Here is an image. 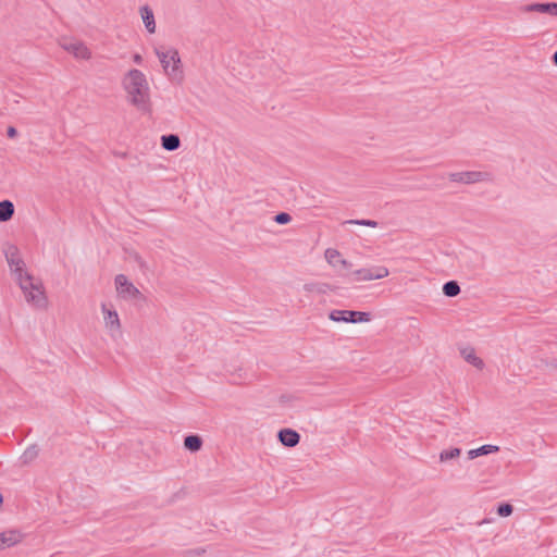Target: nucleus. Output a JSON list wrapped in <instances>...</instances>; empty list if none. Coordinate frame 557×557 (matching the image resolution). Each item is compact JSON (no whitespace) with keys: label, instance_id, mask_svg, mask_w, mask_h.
Returning a JSON list of instances; mask_svg holds the SVG:
<instances>
[{"label":"nucleus","instance_id":"nucleus-28","mask_svg":"<svg viewBox=\"0 0 557 557\" xmlns=\"http://www.w3.org/2000/svg\"><path fill=\"white\" fill-rule=\"evenodd\" d=\"M14 134H15V129H14V128H10V129H9V135H10V136H13Z\"/></svg>","mask_w":557,"mask_h":557},{"label":"nucleus","instance_id":"nucleus-17","mask_svg":"<svg viewBox=\"0 0 557 557\" xmlns=\"http://www.w3.org/2000/svg\"><path fill=\"white\" fill-rule=\"evenodd\" d=\"M181 140L177 135H164L161 137L163 149L173 151L180 147Z\"/></svg>","mask_w":557,"mask_h":557},{"label":"nucleus","instance_id":"nucleus-19","mask_svg":"<svg viewBox=\"0 0 557 557\" xmlns=\"http://www.w3.org/2000/svg\"><path fill=\"white\" fill-rule=\"evenodd\" d=\"M202 440L198 435H189L184 440V447L190 451H198L201 449Z\"/></svg>","mask_w":557,"mask_h":557},{"label":"nucleus","instance_id":"nucleus-27","mask_svg":"<svg viewBox=\"0 0 557 557\" xmlns=\"http://www.w3.org/2000/svg\"><path fill=\"white\" fill-rule=\"evenodd\" d=\"M361 224L369 225V226H374L375 225V223L371 222V221H363V222H361Z\"/></svg>","mask_w":557,"mask_h":557},{"label":"nucleus","instance_id":"nucleus-15","mask_svg":"<svg viewBox=\"0 0 557 557\" xmlns=\"http://www.w3.org/2000/svg\"><path fill=\"white\" fill-rule=\"evenodd\" d=\"M527 11H535L557 16V3H534L529 5Z\"/></svg>","mask_w":557,"mask_h":557},{"label":"nucleus","instance_id":"nucleus-5","mask_svg":"<svg viewBox=\"0 0 557 557\" xmlns=\"http://www.w3.org/2000/svg\"><path fill=\"white\" fill-rule=\"evenodd\" d=\"M100 318L106 332L111 336L122 333V320L116 306L111 301L100 304Z\"/></svg>","mask_w":557,"mask_h":557},{"label":"nucleus","instance_id":"nucleus-26","mask_svg":"<svg viewBox=\"0 0 557 557\" xmlns=\"http://www.w3.org/2000/svg\"><path fill=\"white\" fill-rule=\"evenodd\" d=\"M315 287H318V285H315V284H307V285H305V289H306L307 292H314V290H315ZM317 290H320V289H319V288H317Z\"/></svg>","mask_w":557,"mask_h":557},{"label":"nucleus","instance_id":"nucleus-2","mask_svg":"<svg viewBox=\"0 0 557 557\" xmlns=\"http://www.w3.org/2000/svg\"><path fill=\"white\" fill-rule=\"evenodd\" d=\"M122 88L127 101L138 108L145 109L150 103V85L146 74L135 67L128 69L121 78Z\"/></svg>","mask_w":557,"mask_h":557},{"label":"nucleus","instance_id":"nucleus-14","mask_svg":"<svg viewBox=\"0 0 557 557\" xmlns=\"http://www.w3.org/2000/svg\"><path fill=\"white\" fill-rule=\"evenodd\" d=\"M139 13L147 32L149 34H154L157 25L152 10L149 7H141Z\"/></svg>","mask_w":557,"mask_h":557},{"label":"nucleus","instance_id":"nucleus-9","mask_svg":"<svg viewBox=\"0 0 557 557\" xmlns=\"http://www.w3.org/2000/svg\"><path fill=\"white\" fill-rule=\"evenodd\" d=\"M389 275V270L386 267H373L368 269H358L354 271L352 276L357 282H368L374 280H382Z\"/></svg>","mask_w":557,"mask_h":557},{"label":"nucleus","instance_id":"nucleus-18","mask_svg":"<svg viewBox=\"0 0 557 557\" xmlns=\"http://www.w3.org/2000/svg\"><path fill=\"white\" fill-rule=\"evenodd\" d=\"M14 213V206L10 200L0 202V222L9 221Z\"/></svg>","mask_w":557,"mask_h":557},{"label":"nucleus","instance_id":"nucleus-6","mask_svg":"<svg viewBox=\"0 0 557 557\" xmlns=\"http://www.w3.org/2000/svg\"><path fill=\"white\" fill-rule=\"evenodd\" d=\"M115 292L120 298L126 301H144L145 295L133 284L124 274H119L114 278Z\"/></svg>","mask_w":557,"mask_h":557},{"label":"nucleus","instance_id":"nucleus-22","mask_svg":"<svg viewBox=\"0 0 557 557\" xmlns=\"http://www.w3.org/2000/svg\"><path fill=\"white\" fill-rule=\"evenodd\" d=\"M512 510H513V508L510 504H502L497 508V513L500 517H508L512 513Z\"/></svg>","mask_w":557,"mask_h":557},{"label":"nucleus","instance_id":"nucleus-4","mask_svg":"<svg viewBox=\"0 0 557 557\" xmlns=\"http://www.w3.org/2000/svg\"><path fill=\"white\" fill-rule=\"evenodd\" d=\"M58 46L77 62H90L94 59L91 47L81 38L62 35L57 40Z\"/></svg>","mask_w":557,"mask_h":557},{"label":"nucleus","instance_id":"nucleus-20","mask_svg":"<svg viewBox=\"0 0 557 557\" xmlns=\"http://www.w3.org/2000/svg\"><path fill=\"white\" fill-rule=\"evenodd\" d=\"M461 450L459 448H448L444 449L440 453L438 459L441 462H446L448 460L456 459L460 456Z\"/></svg>","mask_w":557,"mask_h":557},{"label":"nucleus","instance_id":"nucleus-24","mask_svg":"<svg viewBox=\"0 0 557 557\" xmlns=\"http://www.w3.org/2000/svg\"><path fill=\"white\" fill-rule=\"evenodd\" d=\"M275 222L278 224H286L290 221V215L288 213H280L275 215Z\"/></svg>","mask_w":557,"mask_h":557},{"label":"nucleus","instance_id":"nucleus-12","mask_svg":"<svg viewBox=\"0 0 557 557\" xmlns=\"http://www.w3.org/2000/svg\"><path fill=\"white\" fill-rule=\"evenodd\" d=\"M25 539L22 531L16 529L5 530L0 533V552L20 545Z\"/></svg>","mask_w":557,"mask_h":557},{"label":"nucleus","instance_id":"nucleus-7","mask_svg":"<svg viewBox=\"0 0 557 557\" xmlns=\"http://www.w3.org/2000/svg\"><path fill=\"white\" fill-rule=\"evenodd\" d=\"M458 352L462 360L472 367L475 371L482 372L486 368L485 360L480 355L478 349L469 344H462L458 346Z\"/></svg>","mask_w":557,"mask_h":557},{"label":"nucleus","instance_id":"nucleus-8","mask_svg":"<svg viewBox=\"0 0 557 557\" xmlns=\"http://www.w3.org/2000/svg\"><path fill=\"white\" fill-rule=\"evenodd\" d=\"M329 318L334 322L367 323L371 320V314L354 310H333L330 312Z\"/></svg>","mask_w":557,"mask_h":557},{"label":"nucleus","instance_id":"nucleus-3","mask_svg":"<svg viewBox=\"0 0 557 557\" xmlns=\"http://www.w3.org/2000/svg\"><path fill=\"white\" fill-rule=\"evenodd\" d=\"M153 52L161 65L163 74L170 81H182L183 62L177 49L168 46H160L153 49Z\"/></svg>","mask_w":557,"mask_h":557},{"label":"nucleus","instance_id":"nucleus-21","mask_svg":"<svg viewBox=\"0 0 557 557\" xmlns=\"http://www.w3.org/2000/svg\"><path fill=\"white\" fill-rule=\"evenodd\" d=\"M443 293L447 297H456L460 293V287L457 282L450 281L444 284Z\"/></svg>","mask_w":557,"mask_h":557},{"label":"nucleus","instance_id":"nucleus-25","mask_svg":"<svg viewBox=\"0 0 557 557\" xmlns=\"http://www.w3.org/2000/svg\"><path fill=\"white\" fill-rule=\"evenodd\" d=\"M132 58H133V62H134L135 64L140 65V64H143V62H144V58H143V55H141V54H139V53H135V54H133V57H132Z\"/></svg>","mask_w":557,"mask_h":557},{"label":"nucleus","instance_id":"nucleus-13","mask_svg":"<svg viewBox=\"0 0 557 557\" xmlns=\"http://www.w3.org/2000/svg\"><path fill=\"white\" fill-rule=\"evenodd\" d=\"M278 441L286 447H295L300 441V435L293 429H283L278 432Z\"/></svg>","mask_w":557,"mask_h":557},{"label":"nucleus","instance_id":"nucleus-1","mask_svg":"<svg viewBox=\"0 0 557 557\" xmlns=\"http://www.w3.org/2000/svg\"><path fill=\"white\" fill-rule=\"evenodd\" d=\"M4 255L10 273L25 302L35 310L47 311L50 308V300L42 280L28 270L17 247L8 246Z\"/></svg>","mask_w":557,"mask_h":557},{"label":"nucleus","instance_id":"nucleus-29","mask_svg":"<svg viewBox=\"0 0 557 557\" xmlns=\"http://www.w3.org/2000/svg\"><path fill=\"white\" fill-rule=\"evenodd\" d=\"M553 59H554V63L557 65V51L554 53Z\"/></svg>","mask_w":557,"mask_h":557},{"label":"nucleus","instance_id":"nucleus-16","mask_svg":"<svg viewBox=\"0 0 557 557\" xmlns=\"http://www.w3.org/2000/svg\"><path fill=\"white\" fill-rule=\"evenodd\" d=\"M499 447L496 445H483L479 448L470 449L468 451V457L469 459H475L480 456L497 453Z\"/></svg>","mask_w":557,"mask_h":557},{"label":"nucleus","instance_id":"nucleus-10","mask_svg":"<svg viewBox=\"0 0 557 557\" xmlns=\"http://www.w3.org/2000/svg\"><path fill=\"white\" fill-rule=\"evenodd\" d=\"M488 175L484 172L480 171H466V172H456L449 174V180L451 182L461 183V184H475L479 182L486 181Z\"/></svg>","mask_w":557,"mask_h":557},{"label":"nucleus","instance_id":"nucleus-11","mask_svg":"<svg viewBox=\"0 0 557 557\" xmlns=\"http://www.w3.org/2000/svg\"><path fill=\"white\" fill-rule=\"evenodd\" d=\"M324 259L330 267L336 271L349 270L351 263L343 257V255L334 248H327L324 251Z\"/></svg>","mask_w":557,"mask_h":557},{"label":"nucleus","instance_id":"nucleus-23","mask_svg":"<svg viewBox=\"0 0 557 557\" xmlns=\"http://www.w3.org/2000/svg\"><path fill=\"white\" fill-rule=\"evenodd\" d=\"M37 454L38 450L36 447H29L24 451L23 458L25 459V461H30L37 456Z\"/></svg>","mask_w":557,"mask_h":557}]
</instances>
